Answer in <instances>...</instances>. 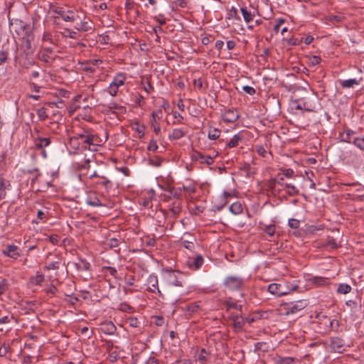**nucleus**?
<instances>
[{"mask_svg": "<svg viewBox=\"0 0 364 364\" xmlns=\"http://www.w3.org/2000/svg\"><path fill=\"white\" fill-rule=\"evenodd\" d=\"M183 277V273L180 271L171 269L164 270V277L166 284V294L172 302L179 301L181 296L188 294Z\"/></svg>", "mask_w": 364, "mask_h": 364, "instance_id": "obj_1", "label": "nucleus"}, {"mask_svg": "<svg viewBox=\"0 0 364 364\" xmlns=\"http://www.w3.org/2000/svg\"><path fill=\"white\" fill-rule=\"evenodd\" d=\"M245 283V279L236 275H229L223 281V286L225 289L230 291H240L242 289Z\"/></svg>", "mask_w": 364, "mask_h": 364, "instance_id": "obj_2", "label": "nucleus"}, {"mask_svg": "<svg viewBox=\"0 0 364 364\" xmlns=\"http://www.w3.org/2000/svg\"><path fill=\"white\" fill-rule=\"evenodd\" d=\"M292 105L294 106L295 109L306 112H312L315 108L314 100H311L309 97L293 100Z\"/></svg>", "mask_w": 364, "mask_h": 364, "instance_id": "obj_3", "label": "nucleus"}, {"mask_svg": "<svg viewBox=\"0 0 364 364\" xmlns=\"http://www.w3.org/2000/svg\"><path fill=\"white\" fill-rule=\"evenodd\" d=\"M94 136L91 134L90 129H84L81 133L76 134L75 136H72L70 139V144H73L77 141L80 140L85 144H93Z\"/></svg>", "mask_w": 364, "mask_h": 364, "instance_id": "obj_4", "label": "nucleus"}, {"mask_svg": "<svg viewBox=\"0 0 364 364\" xmlns=\"http://www.w3.org/2000/svg\"><path fill=\"white\" fill-rule=\"evenodd\" d=\"M307 301L306 300H299L295 302L286 303L284 308L286 310L285 315L294 314L306 308Z\"/></svg>", "mask_w": 364, "mask_h": 364, "instance_id": "obj_5", "label": "nucleus"}, {"mask_svg": "<svg viewBox=\"0 0 364 364\" xmlns=\"http://www.w3.org/2000/svg\"><path fill=\"white\" fill-rule=\"evenodd\" d=\"M40 52V60L41 61L45 63H52L55 60L56 55H55L53 46L42 44Z\"/></svg>", "mask_w": 364, "mask_h": 364, "instance_id": "obj_6", "label": "nucleus"}, {"mask_svg": "<svg viewBox=\"0 0 364 364\" xmlns=\"http://www.w3.org/2000/svg\"><path fill=\"white\" fill-rule=\"evenodd\" d=\"M328 346L335 353H341L345 350L344 341L339 337L330 338Z\"/></svg>", "mask_w": 364, "mask_h": 364, "instance_id": "obj_7", "label": "nucleus"}, {"mask_svg": "<svg viewBox=\"0 0 364 364\" xmlns=\"http://www.w3.org/2000/svg\"><path fill=\"white\" fill-rule=\"evenodd\" d=\"M2 254L14 259L21 256L19 248L15 245H6L2 250Z\"/></svg>", "mask_w": 364, "mask_h": 364, "instance_id": "obj_8", "label": "nucleus"}, {"mask_svg": "<svg viewBox=\"0 0 364 364\" xmlns=\"http://www.w3.org/2000/svg\"><path fill=\"white\" fill-rule=\"evenodd\" d=\"M231 197V194L227 191H224L223 195L218 200V202L213 205V210L220 211L226 205L228 198Z\"/></svg>", "mask_w": 364, "mask_h": 364, "instance_id": "obj_9", "label": "nucleus"}, {"mask_svg": "<svg viewBox=\"0 0 364 364\" xmlns=\"http://www.w3.org/2000/svg\"><path fill=\"white\" fill-rule=\"evenodd\" d=\"M203 261V257L201 255H197L195 257H189L187 264L191 269L197 270L201 267Z\"/></svg>", "mask_w": 364, "mask_h": 364, "instance_id": "obj_10", "label": "nucleus"}, {"mask_svg": "<svg viewBox=\"0 0 364 364\" xmlns=\"http://www.w3.org/2000/svg\"><path fill=\"white\" fill-rule=\"evenodd\" d=\"M11 187L10 181L0 176V200L6 198V191L10 190Z\"/></svg>", "mask_w": 364, "mask_h": 364, "instance_id": "obj_11", "label": "nucleus"}, {"mask_svg": "<svg viewBox=\"0 0 364 364\" xmlns=\"http://www.w3.org/2000/svg\"><path fill=\"white\" fill-rule=\"evenodd\" d=\"M230 319L232 321V326L235 331H241L245 323V319L239 315H232Z\"/></svg>", "mask_w": 364, "mask_h": 364, "instance_id": "obj_12", "label": "nucleus"}, {"mask_svg": "<svg viewBox=\"0 0 364 364\" xmlns=\"http://www.w3.org/2000/svg\"><path fill=\"white\" fill-rule=\"evenodd\" d=\"M199 309L200 306L197 303H191L186 305L185 308H182L184 315L187 318L191 317L192 314L196 313Z\"/></svg>", "mask_w": 364, "mask_h": 364, "instance_id": "obj_13", "label": "nucleus"}, {"mask_svg": "<svg viewBox=\"0 0 364 364\" xmlns=\"http://www.w3.org/2000/svg\"><path fill=\"white\" fill-rule=\"evenodd\" d=\"M100 330L105 334L112 336L116 333L117 328L112 321H109L102 324Z\"/></svg>", "mask_w": 364, "mask_h": 364, "instance_id": "obj_14", "label": "nucleus"}, {"mask_svg": "<svg viewBox=\"0 0 364 364\" xmlns=\"http://www.w3.org/2000/svg\"><path fill=\"white\" fill-rule=\"evenodd\" d=\"M355 133L354 131L350 129H345L344 132L340 134L341 141L353 144V138H356L354 136Z\"/></svg>", "mask_w": 364, "mask_h": 364, "instance_id": "obj_15", "label": "nucleus"}, {"mask_svg": "<svg viewBox=\"0 0 364 364\" xmlns=\"http://www.w3.org/2000/svg\"><path fill=\"white\" fill-rule=\"evenodd\" d=\"M126 80L127 75L124 73H118L114 77L111 82L113 83L117 87L119 88L121 86L124 85Z\"/></svg>", "mask_w": 364, "mask_h": 364, "instance_id": "obj_16", "label": "nucleus"}, {"mask_svg": "<svg viewBox=\"0 0 364 364\" xmlns=\"http://www.w3.org/2000/svg\"><path fill=\"white\" fill-rule=\"evenodd\" d=\"M50 144V138L37 137L34 140V145L37 149H43Z\"/></svg>", "mask_w": 364, "mask_h": 364, "instance_id": "obj_17", "label": "nucleus"}, {"mask_svg": "<svg viewBox=\"0 0 364 364\" xmlns=\"http://www.w3.org/2000/svg\"><path fill=\"white\" fill-rule=\"evenodd\" d=\"M148 284L149 285V287H148L149 291L155 292L156 289L159 294H161V291L158 287V279L156 276L150 275L148 278Z\"/></svg>", "mask_w": 364, "mask_h": 364, "instance_id": "obj_18", "label": "nucleus"}, {"mask_svg": "<svg viewBox=\"0 0 364 364\" xmlns=\"http://www.w3.org/2000/svg\"><path fill=\"white\" fill-rule=\"evenodd\" d=\"M92 24L91 21H83L80 23H77L75 26V28L79 31L87 32L93 30Z\"/></svg>", "mask_w": 364, "mask_h": 364, "instance_id": "obj_19", "label": "nucleus"}, {"mask_svg": "<svg viewBox=\"0 0 364 364\" xmlns=\"http://www.w3.org/2000/svg\"><path fill=\"white\" fill-rule=\"evenodd\" d=\"M185 235L190 236V240H186L182 237L180 242L181 245L186 249L193 251L195 248L194 242L196 241V239L188 233H186Z\"/></svg>", "mask_w": 364, "mask_h": 364, "instance_id": "obj_20", "label": "nucleus"}, {"mask_svg": "<svg viewBox=\"0 0 364 364\" xmlns=\"http://www.w3.org/2000/svg\"><path fill=\"white\" fill-rule=\"evenodd\" d=\"M186 134V132H185L181 128H176L173 129V132L171 134L168 135V139L170 140H178L183 137Z\"/></svg>", "mask_w": 364, "mask_h": 364, "instance_id": "obj_21", "label": "nucleus"}, {"mask_svg": "<svg viewBox=\"0 0 364 364\" xmlns=\"http://www.w3.org/2000/svg\"><path fill=\"white\" fill-rule=\"evenodd\" d=\"M242 140V134L240 133H237L235 134L233 137L227 142L226 146L230 149L236 147L239 144V142L241 141Z\"/></svg>", "mask_w": 364, "mask_h": 364, "instance_id": "obj_22", "label": "nucleus"}, {"mask_svg": "<svg viewBox=\"0 0 364 364\" xmlns=\"http://www.w3.org/2000/svg\"><path fill=\"white\" fill-rule=\"evenodd\" d=\"M78 18L79 16L75 11L73 10H66L62 19L67 22H73Z\"/></svg>", "mask_w": 364, "mask_h": 364, "instance_id": "obj_23", "label": "nucleus"}, {"mask_svg": "<svg viewBox=\"0 0 364 364\" xmlns=\"http://www.w3.org/2000/svg\"><path fill=\"white\" fill-rule=\"evenodd\" d=\"M86 203L93 207H100L102 205V203H101L100 200L95 195L91 194L87 196L86 199Z\"/></svg>", "mask_w": 364, "mask_h": 364, "instance_id": "obj_24", "label": "nucleus"}, {"mask_svg": "<svg viewBox=\"0 0 364 364\" xmlns=\"http://www.w3.org/2000/svg\"><path fill=\"white\" fill-rule=\"evenodd\" d=\"M280 289H281V285L276 284V283L270 284L268 286V291L270 292L271 294H275V295H279V296L285 294L286 293L281 291Z\"/></svg>", "mask_w": 364, "mask_h": 364, "instance_id": "obj_25", "label": "nucleus"}, {"mask_svg": "<svg viewBox=\"0 0 364 364\" xmlns=\"http://www.w3.org/2000/svg\"><path fill=\"white\" fill-rule=\"evenodd\" d=\"M240 11L243 16V18L247 23L253 20V18L255 16V13H252L251 11H248L246 7H242Z\"/></svg>", "mask_w": 364, "mask_h": 364, "instance_id": "obj_26", "label": "nucleus"}, {"mask_svg": "<svg viewBox=\"0 0 364 364\" xmlns=\"http://www.w3.org/2000/svg\"><path fill=\"white\" fill-rule=\"evenodd\" d=\"M22 49L26 56H29L33 53L31 43L28 39L23 41L22 43Z\"/></svg>", "mask_w": 364, "mask_h": 364, "instance_id": "obj_27", "label": "nucleus"}, {"mask_svg": "<svg viewBox=\"0 0 364 364\" xmlns=\"http://www.w3.org/2000/svg\"><path fill=\"white\" fill-rule=\"evenodd\" d=\"M239 115L232 110H228L225 114V121L228 122H234L237 120Z\"/></svg>", "mask_w": 364, "mask_h": 364, "instance_id": "obj_28", "label": "nucleus"}, {"mask_svg": "<svg viewBox=\"0 0 364 364\" xmlns=\"http://www.w3.org/2000/svg\"><path fill=\"white\" fill-rule=\"evenodd\" d=\"M230 211L234 215H238L242 212L243 208L240 202L233 203L229 208Z\"/></svg>", "mask_w": 364, "mask_h": 364, "instance_id": "obj_29", "label": "nucleus"}, {"mask_svg": "<svg viewBox=\"0 0 364 364\" xmlns=\"http://www.w3.org/2000/svg\"><path fill=\"white\" fill-rule=\"evenodd\" d=\"M323 246L326 248H331L332 250L338 249V245L337 244L336 240L332 237H328L327 240Z\"/></svg>", "mask_w": 364, "mask_h": 364, "instance_id": "obj_30", "label": "nucleus"}, {"mask_svg": "<svg viewBox=\"0 0 364 364\" xmlns=\"http://www.w3.org/2000/svg\"><path fill=\"white\" fill-rule=\"evenodd\" d=\"M197 155L198 156V159L200 160V163H202V164H206L208 165H211L214 162L213 159L210 156H205L200 153H197Z\"/></svg>", "mask_w": 364, "mask_h": 364, "instance_id": "obj_31", "label": "nucleus"}, {"mask_svg": "<svg viewBox=\"0 0 364 364\" xmlns=\"http://www.w3.org/2000/svg\"><path fill=\"white\" fill-rule=\"evenodd\" d=\"M359 82L356 79H348L343 80L341 83V86L344 88L353 87L355 85H358Z\"/></svg>", "mask_w": 364, "mask_h": 364, "instance_id": "obj_32", "label": "nucleus"}, {"mask_svg": "<svg viewBox=\"0 0 364 364\" xmlns=\"http://www.w3.org/2000/svg\"><path fill=\"white\" fill-rule=\"evenodd\" d=\"M76 268L80 271H87L90 269V264L85 259H80V264H75Z\"/></svg>", "mask_w": 364, "mask_h": 364, "instance_id": "obj_33", "label": "nucleus"}, {"mask_svg": "<svg viewBox=\"0 0 364 364\" xmlns=\"http://www.w3.org/2000/svg\"><path fill=\"white\" fill-rule=\"evenodd\" d=\"M220 134V130L217 128L210 129L208 131V137L210 139L215 140L219 139Z\"/></svg>", "mask_w": 364, "mask_h": 364, "instance_id": "obj_34", "label": "nucleus"}, {"mask_svg": "<svg viewBox=\"0 0 364 364\" xmlns=\"http://www.w3.org/2000/svg\"><path fill=\"white\" fill-rule=\"evenodd\" d=\"M284 187L288 189L287 193L289 196H294L299 194V190L294 185L285 183Z\"/></svg>", "mask_w": 364, "mask_h": 364, "instance_id": "obj_35", "label": "nucleus"}, {"mask_svg": "<svg viewBox=\"0 0 364 364\" xmlns=\"http://www.w3.org/2000/svg\"><path fill=\"white\" fill-rule=\"evenodd\" d=\"M97 184L103 186L106 190H109L112 188V184L111 181L105 176H100V181L97 182Z\"/></svg>", "mask_w": 364, "mask_h": 364, "instance_id": "obj_36", "label": "nucleus"}, {"mask_svg": "<svg viewBox=\"0 0 364 364\" xmlns=\"http://www.w3.org/2000/svg\"><path fill=\"white\" fill-rule=\"evenodd\" d=\"M350 291L351 287L346 284H341L337 289V292L343 294H346Z\"/></svg>", "mask_w": 364, "mask_h": 364, "instance_id": "obj_37", "label": "nucleus"}, {"mask_svg": "<svg viewBox=\"0 0 364 364\" xmlns=\"http://www.w3.org/2000/svg\"><path fill=\"white\" fill-rule=\"evenodd\" d=\"M311 281L314 284L318 286L325 285L328 283V279L322 277H314L311 279Z\"/></svg>", "mask_w": 364, "mask_h": 364, "instance_id": "obj_38", "label": "nucleus"}, {"mask_svg": "<svg viewBox=\"0 0 364 364\" xmlns=\"http://www.w3.org/2000/svg\"><path fill=\"white\" fill-rule=\"evenodd\" d=\"M63 36L65 38H72V39H76L78 38L77 33L75 31H73L69 28H65V31L63 33Z\"/></svg>", "mask_w": 364, "mask_h": 364, "instance_id": "obj_39", "label": "nucleus"}, {"mask_svg": "<svg viewBox=\"0 0 364 364\" xmlns=\"http://www.w3.org/2000/svg\"><path fill=\"white\" fill-rule=\"evenodd\" d=\"M119 88L117 87L113 83L110 82L108 87L105 90L108 92L112 97H114L117 95Z\"/></svg>", "mask_w": 364, "mask_h": 364, "instance_id": "obj_40", "label": "nucleus"}, {"mask_svg": "<svg viewBox=\"0 0 364 364\" xmlns=\"http://www.w3.org/2000/svg\"><path fill=\"white\" fill-rule=\"evenodd\" d=\"M42 41L43 44H45L46 43H49L50 44L53 46H55V43L53 41L52 36L48 33H44L42 37Z\"/></svg>", "mask_w": 364, "mask_h": 364, "instance_id": "obj_41", "label": "nucleus"}, {"mask_svg": "<svg viewBox=\"0 0 364 364\" xmlns=\"http://www.w3.org/2000/svg\"><path fill=\"white\" fill-rule=\"evenodd\" d=\"M262 230L269 236H273L275 232V225H264Z\"/></svg>", "mask_w": 364, "mask_h": 364, "instance_id": "obj_42", "label": "nucleus"}, {"mask_svg": "<svg viewBox=\"0 0 364 364\" xmlns=\"http://www.w3.org/2000/svg\"><path fill=\"white\" fill-rule=\"evenodd\" d=\"M353 144L361 150H364V138H353Z\"/></svg>", "mask_w": 364, "mask_h": 364, "instance_id": "obj_43", "label": "nucleus"}, {"mask_svg": "<svg viewBox=\"0 0 364 364\" xmlns=\"http://www.w3.org/2000/svg\"><path fill=\"white\" fill-rule=\"evenodd\" d=\"M37 114L39 119L42 121H44L48 118V115L46 114V109L44 107H41L37 109Z\"/></svg>", "mask_w": 364, "mask_h": 364, "instance_id": "obj_44", "label": "nucleus"}, {"mask_svg": "<svg viewBox=\"0 0 364 364\" xmlns=\"http://www.w3.org/2000/svg\"><path fill=\"white\" fill-rule=\"evenodd\" d=\"M255 151L257 153L258 155L262 157H265L267 154V150L262 145L255 146Z\"/></svg>", "mask_w": 364, "mask_h": 364, "instance_id": "obj_45", "label": "nucleus"}, {"mask_svg": "<svg viewBox=\"0 0 364 364\" xmlns=\"http://www.w3.org/2000/svg\"><path fill=\"white\" fill-rule=\"evenodd\" d=\"M284 177L273 178L271 181V188H273L275 187L276 184H278L282 187H284L285 183H283Z\"/></svg>", "mask_w": 364, "mask_h": 364, "instance_id": "obj_46", "label": "nucleus"}, {"mask_svg": "<svg viewBox=\"0 0 364 364\" xmlns=\"http://www.w3.org/2000/svg\"><path fill=\"white\" fill-rule=\"evenodd\" d=\"M59 265H60V261H55V262H52L49 264H48L46 267H45V269H46L47 270H55V269H59Z\"/></svg>", "mask_w": 364, "mask_h": 364, "instance_id": "obj_47", "label": "nucleus"}, {"mask_svg": "<svg viewBox=\"0 0 364 364\" xmlns=\"http://www.w3.org/2000/svg\"><path fill=\"white\" fill-rule=\"evenodd\" d=\"M288 225L291 228L297 229L299 227L300 221L294 218H291L288 221Z\"/></svg>", "mask_w": 364, "mask_h": 364, "instance_id": "obj_48", "label": "nucleus"}, {"mask_svg": "<svg viewBox=\"0 0 364 364\" xmlns=\"http://www.w3.org/2000/svg\"><path fill=\"white\" fill-rule=\"evenodd\" d=\"M163 160L159 157H156V159H149V164L154 166L155 167H159L161 166Z\"/></svg>", "mask_w": 364, "mask_h": 364, "instance_id": "obj_49", "label": "nucleus"}, {"mask_svg": "<svg viewBox=\"0 0 364 364\" xmlns=\"http://www.w3.org/2000/svg\"><path fill=\"white\" fill-rule=\"evenodd\" d=\"M7 58H8V53L3 48L0 49V65H2L3 63H4L6 61Z\"/></svg>", "mask_w": 364, "mask_h": 364, "instance_id": "obj_50", "label": "nucleus"}, {"mask_svg": "<svg viewBox=\"0 0 364 364\" xmlns=\"http://www.w3.org/2000/svg\"><path fill=\"white\" fill-rule=\"evenodd\" d=\"M7 289V282L5 279H0V295Z\"/></svg>", "mask_w": 364, "mask_h": 364, "instance_id": "obj_51", "label": "nucleus"}, {"mask_svg": "<svg viewBox=\"0 0 364 364\" xmlns=\"http://www.w3.org/2000/svg\"><path fill=\"white\" fill-rule=\"evenodd\" d=\"M227 305H228V308H230V309H234L237 311H242V306L240 304H237L235 302H229L228 301L227 303Z\"/></svg>", "mask_w": 364, "mask_h": 364, "instance_id": "obj_52", "label": "nucleus"}, {"mask_svg": "<svg viewBox=\"0 0 364 364\" xmlns=\"http://www.w3.org/2000/svg\"><path fill=\"white\" fill-rule=\"evenodd\" d=\"M321 59L319 56L313 55L309 58V63L311 65L314 66V65L319 64L321 63Z\"/></svg>", "mask_w": 364, "mask_h": 364, "instance_id": "obj_53", "label": "nucleus"}, {"mask_svg": "<svg viewBox=\"0 0 364 364\" xmlns=\"http://www.w3.org/2000/svg\"><path fill=\"white\" fill-rule=\"evenodd\" d=\"M324 226L323 225H311L309 227V231L311 233L315 234L316 231L323 230Z\"/></svg>", "mask_w": 364, "mask_h": 364, "instance_id": "obj_54", "label": "nucleus"}, {"mask_svg": "<svg viewBox=\"0 0 364 364\" xmlns=\"http://www.w3.org/2000/svg\"><path fill=\"white\" fill-rule=\"evenodd\" d=\"M242 90L250 95H253L254 94H255L256 92V90L254 87H251V86H249V85H245L242 87Z\"/></svg>", "mask_w": 364, "mask_h": 364, "instance_id": "obj_55", "label": "nucleus"}, {"mask_svg": "<svg viewBox=\"0 0 364 364\" xmlns=\"http://www.w3.org/2000/svg\"><path fill=\"white\" fill-rule=\"evenodd\" d=\"M159 146L156 144V141L152 139L147 147L149 151H156L158 149Z\"/></svg>", "mask_w": 364, "mask_h": 364, "instance_id": "obj_56", "label": "nucleus"}, {"mask_svg": "<svg viewBox=\"0 0 364 364\" xmlns=\"http://www.w3.org/2000/svg\"><path fill=\"white\" fill-rule=\"evenodd\" d=\"M102 341L105 343V346L107 351L110 352L111 350L114 348L113 342L112 341L106 340V339H104Z\"/></svg>", "mask_w": 364, "mask_h": 364, "instance_id": "obj_57", "label": "nucleus"}, {"mask_svg": "<svg viewBox=\"0 0 364 364\" xmlns=\"http://www.w3.org/2000/svg\"><path fill=\"white\" fill-rule=\"evenodd\" d=\"M162 114H163L162 111L160 109L153 112L151 114V117H152L151 121H154V122L156 121V119H160L162 117Z\"/></svg>", "mask_w": 364, "mask_h": 364, "instance_id": "obj_58", "label": "nucleus"}, {"mask_svg": "<svg viewBox=\"0 0 364 364\" xmlns=\"http://www.w3.org/2000/svg\"><path fill=\"white\" fill-rule=\"evenodd\" d=\"M136 131L139 134V137H142L145 134V127L144 126H139V124H136Z\"/></svg>", "mask_w": 364, "mask_h": 364, "instance_id": "obj_59", "label": "nucleus"}, {"mask_svg": "<svg viewBox=\"0 0 364 364\" xmlns=\"http://www.w3.org/2000/svg\"><path fill=\"white\" fill-rule=\"evenodd\" d=\"M282 172V174L287 178H292L294 174V171L291 168L284 169Z\"/></svg>", "mask_w": 364, "mask_h": 364, "instance_id": "obj_60", "label": "nucleus"}, {"mask_svg": "<svg viewBox=\"0 0 364 364\" xmlns=\"http://www.w3.org/2000/svg\"><path fill=\"white\" fill-rule=\"evenodd\" d=\"M302 42V39L297 38H291L289 40L288 43L292 46H298Z\"/></svg>", "mask_w": 364, "mask_h": 364, "instance_id": "obj_61", "label": "nucleus"}, {"mask_svg": "<svg viewBox=\"0 0 364 364\" xmlns=\"http://www.w3.org/2000/svg\"><path fill=\"white\" fill-rule=\"evenodd\" d=\"M230 16H231L232 18H235V19H240V17L238 16V11H237V9L235 7H232L231 9L230 10Z\"/></svg>", "mask_w": 364, "mask_h": 364, "instance_id": "obj_62", "label": "nucleus"}, {"mask_svg": "<svg viewBox=\"0 0 364 364\" xmlns=\"http://www.w3.org/2000/svg\"><path fill=\"white\" fill-rule=\"evenodd\" d=\"M9 349V347L8 346H6V345L1 346L0 347V357L5 356L7 354Z\"/></svg>", "mask_w": 364, "mask_h": 364, "instance_id": "obj_63", "label": "nucleus"}, {"mask_svg": "<svg viewBox=\"0 0 364 364\" xmlns=\"http://www.w3.org/2000/svg\"><path fill=\"white\" fill-rule=\"evenodd\" d=\"M174 4L176 7L185 8L187 5L186 0H176L174 1Z\"/></svg>", "mask_w": 364, "mask_h": 364, "instance_id": "obj_64", "label": "nucleus"}]
</instances>
